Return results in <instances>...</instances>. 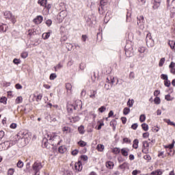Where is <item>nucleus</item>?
<instances>
[{"instance_id":"nucleus-8","label":"nucleus","mask_w":175,"mask_h":175,"mask_svg":"<svg viewBox=\"0 0 175 175\" xmlns=\"http://www.w3.org/2000/svg\"><path fill=\"white\" fill-rule=\"evenodd\" d=\"M162 2V0H153L152 1V9L154 10L158 9L159 6H161V3Z\"/></svg>"},{"instance_id":"nucleus-45","label":"nucleus","mask_w":175,"mask_h":175,"mask_svg":"<svg viewBox=\"0 0 175 175\" xmlns=\"http://www.w3.org/2000/svg\"><path fill=\"white\" fill-rule=\"evenodd\" d=\"M7 101H8V98L6 97H1L0 98V103H3V105H6Z\"/></svg>"},{"instance_id":"nucleus-32","label":"nucleus","mask_w":175,"mask_h":175,"mask_svg":"<svg viewBox=\"0 0 175 175\" xmlns=\"http://www.w3.org/2000/svg\"><path fill=\"white\" fill-rule=\"evenodd\" d=\"M112 152L115 154V155H118V154H120V152H121V150H120L119 148H114L112 150Z\"/></svg>"},{"instance_id":"nucleus-34","label":"nucleus","mask_w":175,"mask_h":175,"mask_svg":"<svg viewBox=\"0 0 175 175\" xmlns=\"http://www.w3.org/2000/svg\"><path fill=\"white\" fill-rule=\"evenodd\" d=\"M120 169L124 170V169H126L128 167V163H123L122 165H119Z\"/></svg>"},{"instance_id":"nucleus-24","label":"nucleus","mask_w":175,"mask_h":175,"mask_svg":"<svg viewBox=\"0 0 175 175\" xmlns=\"http://www.w3.org/2000/svg\"><path fill=\"white\" fill-rule=\"evenodd\" d=\"M66 88L68 94H72V84L70 83L66 84Z\"/></svg>"},{"instance_id":"nucleus-11","label":"nucleus","mask_w":175,"mask_h":175,"mask_svg":"<svg viewBox=\"0 0 175 175\" xmlns=\"http://www.w3.org/2000/svg\"><path fill=\"white\" fill-rule=\"evenodd\" d=\"M75 167L77 172H81V170H83V164L81 163V161H79L77 163H76Z\"/></svg>"},{"instance_id":"nucleus-26","label":"nucleus","mask_w":175,"mask_h":175,"mask_svg":"<svg viewBox=\"0 0 175 175\" xmlns=\"http://www.w3.org/2000/svg\"><path fill=\"white\" fill-rule=\"evenodd\" d=\"M106 167L108 169H113V167H114V163H113L112 161H108L106 163Z\"/></svg>"},{"instance_id":"nucleus-31","label":"nucleus","mask_w":175,"mask_h":175,"mask_svg":"<svg viewBox=\"0 0 175 175\" xmlns=\"http://www.w3.org/2000/svg\"><path fill=\"white\" fill-rule=\"evenodd\" d=\"M63 132H66V133H70V132H72V129L69 126H64L63 128Z\"/></svg>"},{"instance_id":"nucleus-1","label":"nucleus","mask_w":175,"mask_h":175,"mask_svg":"<svg viewBox=\"0 0 175 175\" xmlns=\"http://www.w3.org/2000/svg\"><path fill=\"white\" fill-rule=\"evenodd\" d=\"M43 168V165L40 161H36L32 165L34 175H40V170Z\"/></svg>"},{"instance_id":"nucleus-62","label":"nucleus","mask_w":175,"mask_h":175,"mask_svg":"<svg viewBox=\"0 0 175 175\" xmlns=\"http://www.w3.org/2000/svg\"><path fill=\"white\" fill-rule=\"evenodd\" d=\"M137 126H139L137 123H134L131 125V129H133L134 131H136L137 129Z\"/></svg>"},{"instance_id":"nucleus-43","label":"nucleus","mask_w":175,"mask_h":175,"mask_svg":"<svg viewBox=\"0 0 175 175\" xmlns=\"http://www.w3.org/2000/svg\"><path fill=\"white\" fill-rule=\"evenodd\" d=\"M160 77L162 80H164V81H165L166 80H169V77L167 76V75L165 74H162Z\"/></svg>"},{"instance_id":"nucleus-5","label":"nucleus","mask_w":175,"mask_h":175,"mask_svg":"<svg viewBox=\"0 0 175 175\" xmlns=\"http://www.w3.org/2000/svg\"><path fill=\"white\" fill-rule=\"evenodd\" d=\"M137 25L139 29H141L142 31L144 29V16H137Z\"/></svg>"},{"instance_id":"nucleus-27","label":"nucleus","mask_w":175,"mask_h":175,"mask_svg":"<svg viewBox=\"0 0 175 175\" xmlns=\"http://www.w3.org/2000/svg\"><path fill=\"white\" fill-rule=\"evenodd\" d=\"M134 103L135 100L129 98V100L127 101V106H129V107H133Z\"/></svg>"},{"instance_id":"nucleus-25","label":"nucleus","mask_w":175,"mask_h":175,"mask_svg":"<svg viewBox=\"0 0 175 175\" xmlns=\"http://www.w3.org/2000/svg\"><path fill=\"white\" fill-rule=\"evenodd\" d=\"M4 17L5 18H8L9 20H10V18H12V12H9V11H6L4 12Z\"/></svg>"},{"instance_id":"nucleus-54","label":"nucleus","mask_w":175,"mask_h":175,"mask_svg":"<svg viewBox=\"0 0 175 175\" xmlns=\"http://www.w3.org/2000/svg\"><path fill=\"white\" fill-rule=\"evenodd\" d=\"M85 63H81L80 64H79V69L81 70H84V69H85Z\"/></svg>"},{"instance_id":"nucleus-52","label":"nucleus","mask_w":175,"mask_h":175,"mask_svg":"<svg viewBox=\"0 0 175 175\" xmlns=\"http://www.w3.org/2000/svg\"><path fill=\"white\" fill-rule=\"evenodd\" d=\"M174 147V141H173L172 144L165 146V148H169L170 151H172V149Z\"/></svg>"},{"instance_id":"nucleus-30","label":"nucleus","mask_w":175,"mask_h":175,"mask_svg":"<svg viewBox=\"0 0 175 175\" xmlns=\"http://www.w3.org/2000/svg\"><path fill=\"white\" fill-rule=\"evenodd\" d=\"M16 166L19 169H23V167H24V162H23L21 160H19L16 163Z\"/></svg>"},{"instance_id":"nucleus-33","label":"nucleus","mask_w":175,"mask_h":175,"mask_svg":"<svg viewBox=\"0 0 175 175\" xmlns=\"http://www.w3.org/2000/svg\"><path fill=\"white\" fill-rule=\"evenodd\" d=\"M151 175H161L162 172L161 170H157L156 171H153L150 173Z\"/></svg>"},{"instance_id":"nucleus-6","label":"nucleus","mask_w":175,"mask_h":175,"mask_svg":"<svg viewBox=\"0 0 175 175\" xmlns=\"http://www.w3.org/2000/svg\"><path fill=\"white\" fill-rule=\"evenodd\" d=\"M143 144V149H142V152L144 154H148L149 152V149L148 148L150 147V143L147 141H144L142 142Z\"/></svg>"},{"instance_id":"nucleus-12","label":"nucleus","mask_w":175,"mask_h":175,"mask_svg":"<svg viewBox=\"0 0 175 175\" xmlns=\"http://www.w3.org/2000/svg\"><path fill=\"white\" fill-rule=\"evenodd\" d=\"M43 22V16L38 15L36 17V18L33 19V23H35V24H42V23Z\"/></svg>"},{"instance_id":"nucleus-57","label":"nucleus","mask_w":175,"mask_h":175,"mask_svg":"<svg viewBox=\"0 0 175 175\" xmlns=\"http://www.w3.org/2000/svg\"><path fill=\"white\" fill-rule=\"evenodd\" d=\"M21 58L25 59L28 57V52H23L21 55Z\"/></svg>"},{"instance_id":"nucleus-49","label":"nucleus","mask_w":175,"mask_h":175,"mask_svg":"<svg viewBox=\"0 0 175 175\" xmlns=\"http://www.w3.org/2000/svg\"><path fill=\"white\" fill-rule=\"evenodd\" d=\"M138 51H139V53H140L141 54H143V53H145V52H146V47H144V46L139 47V48L138 49Z\"/></svg>"},{"instance_id":"nucleus-51","label":"nucleus","mask_w":175,"mask_h":175,"mask_svg":"<svg viewBox=\"0 0 175 175\" xmlns=\"http://www.w3.org/2000/svg\"><path fill=\"white\" fill-rule=\"evenodd\" d=\"M171 83H170V81L169 79H167L166 81H164V85L165 87H170L171 85Z\"/></svg>"},{"instance_id":"nucleus-47","label":"nucleus","mask_w":175,"mask_h":175,"mask_svg":"<svg viewBox=\"0 0 175 175\" xmlns=\"http://www.w3.org/2000/svg\"><path fill=\"white\" fill-rule=\"evenodd\" d=\"M154 102L155 105H160L161 104V98H159V97H156L154 99Z\"/></svg>"},{"instance_id":"nucleus-28","label":"nucleus","mask_w":175,"mask_h":175,"mask_svg":"<svg viewBox=\"0 0 175 175\" xmlns=\"http://www.w3.org/2000/svg\"><path fill=\"white\" fill-rule=\"evenodd\" d=\"M110 126L113 127V131L116 129V126H117V120H113L109 123Z\"/></svg>"},{"instance_id":"nucleus-63","label":"nucleus","mask_w":175,"mask_h":175,"mask_svg":"<svg viewBox=\"0 0 175 175\" xmlns=\"http://www.w3.org/2000/svg\"><path fill=\"white\" fill-rule=\"evenodd\" d=\"M144 159H145L146 161H151V156H150V154H146L144 156Z\"/></svg>"},{"instance_id":"nucleus-55","label":"nucleus","mask_w":175,"mask_h":175,"mask_svg":"<svg viewBox=\"0 0 175 175\" xmlns=\"http://www.w3.org/2000/svg\"><path fill=\"white\" fill-rule=\"evenodd\" d=\"M124 143H126V144H131V142L130 139L125 137L123 139Z\"/></svg>"},{"instance_id":"nucleus-40","label":"nucleus","mask_w":175,"mask_h":175,"mask_svg":"<svg viewBox=\"0 0 175 175\" xmlns=\"http://www.w3.org/2000/svg\"><path fill=\"white\" fill-rule=\"evenodd\" d=\"M142 128L144 131H145L146 132H147V131H148V124H146V123H143L142 124Z\"/></svg>"},{"instance_id":"nucleus-35","label":"nucleus","mask_w":175,"mask_h":175,"mask_svg":"<svg viewBox=\"0 0 175 175\" xmlns=\"http://www.w3.org/2000/svg\"><path fill=\"white\" fill-rule=\"evenodd\" d=\"M131 113V109L128 108V107H125L123 109V114L124 116H128V113Z\"/></svg>"},{"instance_id":"nucleus-10","label":"nucleus","mask_w":175,"mask_h":175,"mask_svg":"<svg viewBox=\"0 0 175 175\" xmlns=\"http://www.w3.org/2000/svg\"><path fill=\"white\" fill-rule=\"evenodd\" d=\"M7 150H8L9 148H10V147H12V146H13L14 144H16L17 143V140L15 141H5L3 142Z\"/></svg>"},{"instance_id":"nucleus-48","label":"nucleus","mask_w":175,"mask_h":175,"mask_svg":"<svg viewBox=\"0 0 175 175\" xmlns=\"http://www.w3.org/2000/svg\"><path fill=\"white\" fill-rule=\"evenodd\" d=\"M139 121L140 122H144L146 121V115L142 114L139 117Z\"/></svg>"},{"instance_id":"nucleus-4","label":"nucleus","mask_w":175,"mask_h":175,"mask_svg":"<svg viewBox=\"0 0 175 175\" xmlns=\"http://www.w3.org/2000/svg\"><path fill=\"white\" fill-rule=\"evenodd\" d=\"M48 136V139L49 140V142H51V140L53 142H55L57 140V144H59V143H61V137H59V135H57L56 133H53L52 135H47Z\"/></svg>"},{"instance_id":"nucleus-2","label":"nucleus","mask_w":175,"mask_h":175,"mask_svg":"<svg viewBox=\"0 0 175 175\" xmlns=\"http://www.w3.org/2000/svg\"><path fill=\"white\" fill-rule=\"evenodd\" d=\"M125 55L127 57H132L133 55V47L131 44H126L124 48Z\"/></svg>"},{"instance_id":"nucleus-3","label":"nucleus","mask_w":175,"mask_h":175,"mask_svg":"<svg viewBox=\"0 0 175 175\" xmlns=\"http://www.w3.org/2000/svg\"><path fill=\"white\" fill-rule=\"evenodd\" d=\"M146 46L148 47H154V40L151 36V33H148L146 38Z\"/></svg>"},{"instance_id":"nucleus-58","label":"nucleus","mask_w":175,"mask_h":175,"mask_svg":"<svg viewBox=\"0 0 175 175\" xmlns=\"http://www.w3.org/2000/svg\"><path fill=\"white\" fill-rule=\"evenodd\" d=\"M98 111H100V113H105V111H106V107L105 106H102L98 109Z\"/></svg>"},{"instance_id":"nucleus-23","label":"nucleus","mask_w":175,"mask_h":175,"mask_svg":"<svg viewBox=\"0 0 175 175\" xmlns=\"http://www.w3.org/2000/svg\"><path fill=\"white\" fill-rule=\"evenodd\" d=\"M133 148L137 150L139 148V139H135L133 141Z\"/></svg>"},{"instance_id":"nucleus-16","label":"nucleus","mask_w":175,"mask_h":175,"mask_svg":"<svg viewBox=\"0 0 175 175\" xmlns=\"http://www.w3.org/2000/svg\"><path fill=\"white\" fill-rule=\"evenodd\" d=\"M8 25L6 24H0V32H6Z\"/></svg>"},{"instance_id":"nucleus-9","label":"nucleus","mask_w":175,"mask_h":175,"mask_svg":"<svg viewBox=\"0 0 175 175\" xmlns=\"http://www.w3.org/2000/svg\"><path fill=\"white\" fill-rule=\"evenodd\" d=\"M107 5V0H100V6L98 8L99 13H103L102 10H103V7Z\"/></svg>"},{"instance_id":"nucleus-59","label":"nucleus","mask_w":175,"mask_h":175,"mask_svg":"<svg viewBox=\"0 0 175 175\" xmlns=\"http://www.w3.org/2000/svg\"><path fill=\"white\" fill-rule=\"evenodd\" d=\"M164 64H165V57H163L160 59L159 65V66H163Z\"/></svg>"},{"instance_id":"nucleus-15","label":"nucleus","mask_w":175,"mask_h":175,"mask_svg":"<svg viewBox=\"0 0 175 175\" xmlns=\"http://www.w3.org/2000/svg\"><path fill=\"white\" fill-rule=\"evenodd\" d=\"M75 107H77V109H81V107H83V103L81 102V100H77L75 102Z\"/></svg>"},{"instance_id":"nucleus-29","label":"nucleus","mask_w":175,"mask_h":175,"mask_svg":"<svg viewBox=\"0 0 175 175\" xmlns=\"http://www.w3.org/2000/svg\"><path fill=\"white\" fill-rule=\"evenodd\" d=\"M98 151L100 152H103V150H105V145L103 144H98L96 147Z\"/></svg>"},{"instance_id":"nucleus-39","label":"nucleus","mask_w":175,"mask_h":175,"mask_svg":"<svg viewBox=\"0 0 175 175\" xmlns=\"http://www.w3.org/2000/svg\"><path fill=\"white\" fill-rule=\"evenodd\" d=\"M165 100H167L168 102H170V100H173V99H174V98L172 97V96H170V94H167L165 96Z\"/></svg>"},{"instance_id":"nucleus-37","label":"nucleus","mask_w":175,"mask_h":175,"mask_svg":"<svg viewBox=\"0 0 175 175\" xmlns=\"http://www.w3.org/2000/svg\"><path fill=\"white\" fill-rule=\"evenodd\" d=\"M15 170L14 168H9L7 172V175L14 174Z\"/></svg>"},{"instance_id":"nucleus-22","label":"nucleus","mask_w":175,"mask_h":175,"mask_svg":"<svg viewBox=\"0 0 175 175\" xmlns=\"http://www.w3.org/2000/svg\"><path fill=\"white\" fill-rule=\"evenodd\" d=\"M51 35V32H46V33H44L42 34V39H44V40H47V39H49V38H50Z\"/></svg>"},{"instance_id":"nucleus-56","label":"nucleus","mask_w":175,"mask_h":175,"mask_svg":"<svg viewBox=\"0 0 175 175\" xmlns=\"http://www.w3.org/2000/svg\"><path fill=\"white\" fill-rule=\"evenodd\" d=\"M81 159H82V161L85 162V161H88V156L85 154H83L81 156Z\"/></svg>"},{"instance_id":"nucleus-41","label":"nucleus","mask_w":175,"mask_h":175,"mask_svg":"<svg viewBox=\"0 0 175 175\" xmlns=\"http://www.w3.org/2000/svg\"><path fill=\"white\" fill-rule=\"evenodd\" d=\"M79 146H80V147H85V146H87V142L81 140L78 142Z\"/></svg>"},{"instance_id":"nucleus-38","label":"nucleus","mask_w":175,"mask_h":175,"mask_svg":"<svg viewBox=\"0 0 175 175\" xmlns=\"http://www.w3.org/2000/svg\"><path fill=\"white\" fill-rule=\"evenodd\" d=\"M165 122H167L168 125H171L172 126H175V123L171 122L170 119H164Z\"/></svg>"},{"instance_id":"nucleus-14","label":"nucleus","mask_w":175,"mask_h":175,"mask_svg":"<svg viewBox=\"0 0 175 175\" xmlns=\"http://www.w3.org/2000/svg\"><path fill=\"white\" fill-rule=\"evenodd\" d=\"M69 120L70 122H77V121H80V117L78 116L70 117Z\"/></svg>"},{"instance_id":"nucleus-50","label":"nucleus","mask_w":175,"mask_h":175,"mask_svg":"<svg viewBox=\"0 0 175 175\" xmlns=\"http://www.w3.org/2000/svg\"><path fill=\"white\" fill-rule=\"evenodd\" d=\"M49 79L50 80H55V79H57V74L55 73L51 74Z\"/></svg>"},{"instance_id":"nucleus-61","label":"nucleus","mask_w":175,"mask_h":175,"mask_svg":"<svg viewBox=\"0 0 175 175\" xmlns=\"http://www.w3.org/2000/svg\"><path fill=\"white\" fill-rule=\"evenodd\" d=\"M52 24H53V21H51V19H48L46 21V25H47V27H51Z\"/></svg>"},{"instance_id":"nucleus-7","label":"nucleus","mask_w":175,"mask_h":175,"mask_svg":"<svg viewBox=\"0 0 175 175\" xmlns=\"http://www.w3.org/2000/svg\"><path fill=\"white\" fill-rule=\"evenodd\" d=\"M18 139H25L28 137V133L27 131H20L18 134Z\"/></svg>"},{"instance_id":"nucleus-42","label":"nucleus","mask_w":175,"mask_h":175,"mask_svg":"<svg viewBox=\"0 0 175 175\" xmlns=\"http://www.w3.org/2000/svg\"><path fill=\"white\" fill-rule=\"evenodd\" d=\"M5 150H8V148H6L5 143L3 142L0 144V151H3Z\"/></svg>"},{"instance_id":"nucleus-21","label":"nucleus","mask_w":175,"mask_h":175,"mask_svg":"<svg viewBox=\"0 0 175 175\" xmlns=\"http://www.w3.org/2000/svg\"><path fill=\"white\" fill-rule=\"evenodd\" d=\"M78 131L80 135H84L85 133V130L84 129V126L81 125L78 127Z\"/></svg>"},{"instance_id":"nucleus-13","label":"nucleus","mask_w":175,"mask_h":175,"mask_svg":"<svg viewBox=\"0 0 175 175\" xmlns=\"http://www.w3.org/2000/svg\"><path fill=\"white\" fill-rule=\"evenodd\" d=\"M67 110H68V113H72V111H73V110H77L76 105H68Z\"/></svg>"},{"instance_id":"nucleus-64","label":"nucleus","mask_w":175,"mask_h":175,"mask_svg":"<svg viewBox=\"0 0 175 175\" xmlns=\"http://www.w3.org/2000/svg\"><path fill=\"white\" fill-rule=\"evenodd\" d=\"M13 62L14 64H15V65H18V64H21V61L18 59H14Z\"/></svg>"},{"instance_id":"nucleus-20","label":"nucleus","mask_w":175,"mask_h":175,"mask_svg":"<svg viewBox=\"0 0 175 175\" xmlns=\"http://www.w3.org/2000/svg\"><path fill=\"white\" fill-rule=\"evenodd\" d=\"M62 68H64V64L59 62L57 66L54 67L55 72H58L59 69H62Z\"/></svg>"},{"instance_id":"nucleus-53","label":"nucleus","mask_w":175,"mask_h":175,"mask_svg":"<svg viewBox=\"0 0 175 175\" xmlns=\"http://www.w3.org/2000/svg\"><path fill=\"white\" fill-rule=\"evenodd\" d=\"M58 151H59V152H60V154H64V152H65V147L59 146Z\"/></svg>"},{"instance_id":"nucleus-17","label":"nucleus","mask_w":175,"mask_h":175,"mask_svg":"<svg viewBox=\"0 0 175 175\" xmlns=\"http://www.w3.org/2000/svg\"><path fill=\"white\" fill-rule=\"evenodd\" d=\"M128 151H129V149L126 148H123L120 150L121 154L122 155H123V157H128Z\"/></svg>"},{"instance_id":"nucleus-36","label":"nucleus","mask_w":175,"mask_h":175,"mask_svg":"<svg viewBox=\"0 0 175 175\" xmlns=\"http://www.w3.org/2000/svg\"><path fill=\"white\" fill-rule=\"evenodd\" d=\"M169 46H170L171 49L173 50L175 49V41L170 40L168 42Z\"/></svg>"},{"instance_id":"nucleus-60","label":"nucleus","mask_w":175,"mask_h":175,"mask_svg":"<svg viewBox=\"0 0 175 175\" xmlns=\"http://www.w3.org/2000/svg\"><path fill=\"white\" fill-rule=\"evenodd\" d=\"M129 79H131V80H133V79H135V72H131L129 73Z\"/></svg>"},{"instance_id":"nucleus-44","label":"nucleus","mask_w":175,"mask_h":175,"mask_svg":"<svg viewBox=\"0 0 175 175\" xmlns=\"http://www.w3.org/2000/svg\"><path fill=\"white\" fill-rule=\"evenodd\" d=\"M95 95H96V90H92L90 93V98L95 99Z\"/></svg>"},{"instance_id":"nucleus-19","label":"nucleus","mask_w":175,"mask_h":175,"mask_svg":"<svg viewBox=\"0 0 175 175\" xmlns=\"http://www.w3.org/2000/svg\"><path fill=\"white\" fill-rule=\"evenodd\" d=\"M38 3L43 8H46V5H47V0H38Z\"/></svg>"},{"instance_id":"nucleus-46","label":"nucleus","mask_w":175,"mask_h":175,"mask_svg":"<svg viewBox=\"0 0 175 175\" xmlns=\"http://www.w3.org/2000/svg\"><path fill=\"white\" fill-rule=\"evenodd\" d=\"M16 103H17L18 105L21 103L23 102V97L22 96H18L16 98V100H15Z\"/></svg>"},{"instance_id":"nucleus-18","label":"nucleus","mask_w":175,"mask_h":175,"mask_svg":"<svg viewBox=\"0 0 175 175\" xmlns=\"http://www.w3.org/2000/svg\"><path fill=\"white\" fill-rule=\"evenodd\" d=\"M49 136H47V137H44L42 139V147H47V146H49Z\"/></svg>"}]
</instances>
